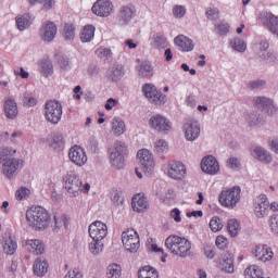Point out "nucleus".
<instances>
[{
    "label": "nucleus",
    "instance_id": "1",
    "mask_svg": "<svg viewBox=\"0 0 278 278\" xmlns=\"http://www.w3.org/2000/svg\"><path fill=\"white\" fill-rule=\"evenodd\" d=\"M26 223L36 231H45L51 225V215L42 206H31L26 211Z\"/></svg>",
    "mask_w": 278,
    "mask_h": 278
},
{
    "label": "nucleus",
    "instance_id": "2",
    "mask_svg": "<svg viewBox=\"0 0 278 278\" xmlns=\"http://www.w3.org/2000/svg\"><path fill=\"white\" fill-rule=\"evenodd\" d=\"M63 188L66 190L67 195L75 198L79 197L81 192L88 194L90 192V184L84 181L75 172H67L63 177Z\"/></svg>",
    "mask_w": 278,
    "mask_h": 278
},
{
    "label": "nucleus",
    "instance_id": "3",
    "mask_svg": "<svg viewBox=\"0 0 278 278\" xmlns=\"http://www.w3.org/2000/svg\"><path fill=\"white\" fill-rule=\"evenodd\" d=\"M165 247L168 249V251H170V253H173V255L185 260V257L190 255L192 243L185 237L172 235L166 238Z\"/></svg>",
    "mask_w": 278,
    "mask_h": 278
},
{
    "label": "nucleus",
    "instance_id": "4",
    "mask_svg": "<svg viewBox=\"0 0 278 278\" xmlns=\"http://www.w3.org/2000/svg\"><path fill=\"white\" fill-rule=\"evenodd\" d=\"M129 150L127 144L123 141H115L113 147L109 149L111 166L116 170L125 168V157H127Z\"/></svg>",
    "mask_w": 278,
    "mask_h": 278
},
{
    "label": "nucleus",
    "instance_id": "5",
    "mask_svg": "<svg viewBox=\"0 0 278 278\" xmlns=\"http://www.w3.org/2000/svg\"><path fill=\"white\" fill-rule=\"evenodd\" d=\"M45 118L50 125H58L62 121V103L58 100H48L45 104Z\"/></svg>",
    "mask_w": 278,
    "mask_h": 278
},
{
    "label": "nucleus",
    "instance_id": "6",
    "mask_svg": "<svg viewBox=\"0 0 278 278\" xmlns=\"http://www.w3.org/2000/svg\"><path fill=\"white\" fill-rule=\"evenodd\" d=\"M242 189L240 186H235L230 189L223 190L219 193V203L223 207H228L229 210H233L238 203H240V193Z\"/></svg>",
    "mask_w": 278,
    "mask_h": 278
},
{
    "label": "nucleus",
    "instance_id": "7",
    "mask_svg": "<svg viewBox=\"0 0 278 278\" xmlns=\"http://www.w3.org/2000/svg\"><path fill=\"white\" fill-rule=\"evenodd\" d=\"M122 242L128 253H138L140 249V235L134 228L122 233Z\"/></svg>",
    "mask_w": 278,
    "mask_h": 278
},
{
    "label": "nucleus",
    "instance_id": "8",
    "mask_svg": "<svg viewBox=\"0 0 278 278\" xmlns=\"http://www.w3.org/2000/svg\"><path fill=\"white\" fill-rule=\"evenodd\" d=\"M137 157L139 160L142 173L146 175H151L153 170H155V159L153 157V153H151V151L148 149H141L138 151Z\"/></svg>",
    "mask_w": 278,
    "mask_h": 278
},
{
    "label": "nucleus",
    "instance_id": "9",
    "mask_svg": "<svg viewBox=\"0 0 278 278\" xmlns=\"http://www.w3.org/2000/svg\"><path fill=\"white\" fill-rule=\"evenodd\" d=\"M149 125L159 134H168L173 130V122L162 114L153 115L149 121Z\"/></svg>",
    "mask_w": 278,
    "mask_h": 278
},
{
    "label": "nucleus",
    "instance_id": "10",
    "mask_svg": "<svg viewBox=\"0 0 278 278\" xmlns=\"http://www.w3.org/2000/svg\"><path fill=\"white\" fill-rule=\"evenodd\" d=\"M142 92L153 105H164L166 103V96L157 90L154 85L146 84L142 87Z\"/></svg>",
    "mask_w": 278,
    "mask_h": 278
},
{
    "label": "nucleus",
    "instance_id": "11",
    "mask_svg": "<svg viewBox=\"0 0 278 278\" xmlns=\"http://www.w3.org/2000/svg\"><path fill=\"white\" fill-rule=\"evenodd\" d=\"M253 103L255 108L258 110H262V112H265V114H268V116H275L278 112V108L275 105V102L270 98L266 97H255L253 99Z\"/></svg>",
    "mask_w": 278,
    "mask_h": 278
},
{
    "label": "nucleus",
    "instance_id": "12",
    "mask_svg": "<svg viewBox=\"0 0 278 278\" xmlns=\"http://www.w3.org/2000/svg\"><path fill=\"white\" fill-rule=\"evenodd\" d=\"M70 162L75 164V166H86L88 162V154L81 146H73L68 151Z\"/></svg>",
    "mask_w": 278,
    "mask_h": 278
},
{
    "label": "nucleus",
    "instance_id": "13",
    "mask_svg": "<svg viewBox=\"0 0 278 278\" xmlns=\"http://www.w3.org/2000/svg\"><path fill=\"white\" fill-rule=\"evenodd\" d=\"M185 138L188 142H194L201 136V124L198 121L189 119L184 124Z\"/></svg>",
    "mask_w": 278,
    "mask_h": 278
},
{
    "label": "nucleus",
    "instance_id": "14",
    "mask_svg": "<svg viewBox=\"0 0 278 278\" xmlns=\"http://www.w3.org/2000/svg\"><path fill=\"white\" fill-rule=\"evenodd\" d=\"M91 11L96 16L106 18L112 12H114V4L110 0H97L91 8Z\"/></svg>",
    "mask_w": 278,
    "mask_h": 278
},
{
    "label": "nucleus",
    "instance_id": "15",
    "mask_svg": "<svg viewBox=\"0 0 278 278\" xmlns=\"http://www.w3.org/2000/svg\"><path fill=\"white\" fill-rule=\"evenodd\" d=\"M186 165L181 162L169 163L167 166V175L170 179L181 181V179H186Z\"/></svg>",
    "mask_w": 278,
    "mask_h": 278
},
{
    "label": "nucleus",
    "instance_id": "16",
    "mask_svg": "<svg viewBox=\"0 0 278 278\" xmlns=\"http://www.w3.org/2000/svg\"><path fill=\"white\" fill-rule=\"evenodd\" d=\"M89 236L91 240H104L108 237V225L102 222H93L89 226Z\"/></svg>",
    "mask_w": 278,
    "mask_h": 278
},
{
    "label": "nucleus",
    "instance_id": "17",
    "mask_svg": "<svg viewBox=\"0 0 278 278\" xmlns=\"http://www.w3.org/2000/svg\"><path fill=\"white\" fill-rule=\"evenodd\" d=\"M136 16V7L132 4L123 5L118 11V23L122 27H127Z\"/></svg>",
    "mask_w": 278,
    "mask_h": 278
},
{
    "label": "nucleus",
    "instance_id": "18",
    "mask_svg": "<svg viewBox=\"0 0 278 278\" xmlns=\"http://www.w3.org/2000/svg\"><path fill=\"white\" fill-rule=\"evenodd\" d=\"M18 168H23V160L21 159H11L2 164L3 175H5L8 179L16 177V170Z\"/></svg>",
    "mask_w": 278,
    "mask_h": 278
},
{
    "label": "nucleus",
    "instance_id": "19",
    "mask_svg": "<svg viewBox=\"0 0 278 278\" xmlns=\"http://www.w3.org/2000/svg\"><path fill=\"white\" fill-rule=\"evenodd\" d=\"M201 169L206 175H216L220 170V165L216 157L208 155L202 159Z\"/></svg>",
    "mask_w": 278,
    "mask_h": 278
},
{
    "label": "nucleus",
    "instance_id": "20",
    "mask_svg": "<svg viewBox=\"0 0 278 278\" xmlns=\"http://www.w3.org/2000/svg\"><path fill=\"white\" fill-rule=\"evenodd\" d=\"M58 35V26L53 22L43 24L40 28V38L43 42H53Z\"/></svg>",
    "mask_w": 278,
    "mask_h": 278
},
{
    "label": "nucleus",
    "instance_id": "21",
    "mask_svg": "<svg viewBox=\"0 0 278 278\" xmlns=\"http://www.w3.org/2000/svg\"><path fill=\"white\" fill-rule=\"evenodd\" d=\"M174 45L177 47L178 51L188 53L194 51V41L186 35H178L174 38Z\"/></svg>",
    "mask_w": 278,
    "mask_h": 278
},
{
    "label": "nucleus",
    "instance_id": "22",
    "mask_svg": "<svg viewBox=\"0 0 278 278\" xmlns=\"http://www.w3.org/2000/svg\"><path fill=\"white\" fill-rule=\"evenodd\" d=\"M250 155L263 164H270L273 162V155L260 146L252 147L250 149Z\"/></svg>",
    "mask_w": 278,
    "mask_h": 278
},
{
    "label": "nucleus",
    "instance_id": "23",
    "mask_svg": "<svg viewBox=\"0 0 278 278\" xmlns=\"http://www.w3.org/2000/svg\"><path fill=\"white\" fill-rule=\"evenodd\" d=\"M253 255L258 260V262H270V260L275 257L273 249L268 245H256L253 251Z\"/></svg>",
    "mask_w": 278,
    "mask_h": 278
},
{
    "label": "nucleus",
    "instance_id": "24",
    "mask_svg": "<svg viewBox=\"0 0 278 278\" xmlns=\"http://www.w3.org/2000/svg\"><path fill=\"white\" fill-rule=\"evenodd\" d=\"M269 207L270 202H268V197H266V194H261L255 205V214L257 218H264V216H268Z\"/></svg>",
    "mask_w": 278,
    "mask_h": 278
},
{
    "label": "nucleus",
    "instance_id": "25",
    "mask_svg": "<svg viewBox=\"0 0 278 278\" xmlns=\"http://www.w3.org/2000/svg\"><path fill=\"white\" fill-rule=\"evenodd\" d=\"M2 244L3 251L7 255H14L16 253V249H18L16 238H14L10 232L3 236Z\"/></svg>",
    "mask_w": 278,
    "mask_h": 278
},
{
    "label": "nucleus",
    "instance_id": "26",
    "mask_svg": "<svg viewBox=\"0 0 278 278\" xmlns=\"http://www.w3.org/2000/svg\"><path fill=\"white\" fill-rule=\"evenodd\" d=\"M4 114L10 121H14L18 116V104H16V100L9 98L4 101Z\"/></svg>",
    "mask_w": 278,
    "mask_h": 278
},
{
    "label": "nucleus",
    "instance_id": "27",
    "mask_svg": "<svg viewBox=\"0 0 278 278\" xmlns=\"http://www.w3.org/2000/svg\"><path fill=\"white\" fill-rule=\"evenodd\" d=\"M110 81H121L125 77V67L121 64H113L108 71Z\"/></svg>",
    "mask_w": 278,
    "mask_h": 278
},
{
    "label": "nucleus",
    "instance_id": "28",
    "mask_svg": "<svg viewBox=\"0 0 278 278\" xmlns=\"http://www.w3.org/2000/svg\"><path fill=\"white\" fill-rule=\"evenodd\" d=\"M27 251L34 255H42L45 253V243L38 239H31L26 241L25 244Z\"/></svg>",
    "mask_w": 278,
    "mask_h": 278
},
{
    "label": "nucleus",
    "instance_id": "29",
    "mask_svg": "<svg viewBox=\"0 0 278 278\" xmlns=\"http://www.w3.org/2000/svg\"><path fill=\"white\" fill-rule=\"evenodd\" d=\"M131 206L134 212H144L149 207V202L144 195H135L131 200Z\"/></svg>",
    "mask_w": 278,
    "mask_h": 278
},
{
    "label": "nucleus",
    "instance_id": "30",
    "mask_svg": "<svg viewBox=\"0 0 278 278\" xmlns=\"http://www.w3.org/2000/svg\"><path fill=\"white\" fill-rule=\"evenodd\" d=\"M34 274L37 277H45L46 273H49V263L42 257H38L34 263Z\"/></svg>",
    "mask_w": 278,
    "mask_h": 278
},
{
    "label": "nucleus",
    "instance_id": "31",
    "mask_svg": "<svg viewBox=\"0 0 278 278\" xmlns=\"http://www.w3.org/2000/svg\"><path fill=\"white\" fill-rule=\"evenodd\" d=\"M245 121L250 127H260L265 123L264 117L257 111L249 113Z\"/></svg>",
    "mask_w": 278,
    "mask_h": 278
},
{
    "label": "nucleus",
    "instance_id": "32",
    "mask_svg": "<svg viewBox=\"0 0 278 278\" xmlns=\"http://www.w3.org/2000/svg\"><path fill=\"white\" fill-rule=\"evenodd\" d=\"M220 268L224 273H233V255H231L230 253H226L220 263Z\"/></svg>",
    "mask_w": 278,
    "mask_h": 278
},
{
    "label": "nucleus",
    "instance_id": "33",
    "mask_svg": "<svg viewBox=\"0 0 278 278\" xmlns=\"http://www.w3.org/2000/svg\"><path fill=\"white\" fill-rule=\"evenodd\" d=\"M111 125L115 136H123L125 134V122L119 117H114Z\"/></svg>",
    "mask_w": 278,
    "mask_h": 278
},
{
    "label": "nucleus",
    "instance_id": "34",
    "mask_svg": "<svg viewBox=\"0 0 278 278\" xmlns=\"http://www.w3.org/2000/svg\"><path fill=\"white\" fill-rule=\"evenodd\" d=\"M103 241L99 239H92V241L89 243V252L91 255H101L103 253Z\"/></svg>",
    "mask_w": 278,
    "mask_h": 278
},
{
    "label": "nucleus",
    "instance_id": "35",
    "mask_svg": "<svg viewBox=\"0 0 278 278\" xmlns=\"http://www.w3.org/2000/svg\"><path fill=\"white\" fill-rule=\"evenodd\" d=\"M16 25L20 31H25L28 27H31V20L28 14L17 16L16 17Z\"/></svg>",
    "mask_w": 278,
    "mask_h": 278
},
{
    "label": "nucleus",
    "instance_id": "36",
    "mask_svg": "<svg viewBox=\"0 0 278 278\" xmlns=\"http://www.w3.org/2000/svg\"><path fill=\"white\" fill-rule=\"evenodd\" d=\"M123 268L118 264H111L106 268V278H121Z\"/></svg>",
    "mask_w": 278,
    "mask_h": 278
},
{
    "label": "nucleus",
    "instance_id": "37",
    "mask_svg": "<svg viewBox=\"0 0 278 278\" xmlns=\"http://www.w3.org/2000/svg\"><path fill=\"white\" fill-rule=\"evenodd\" d=\"M92 38H94V26L87 25L80 33L81 42H91Z\"/></svg>",
    "mask_w": 278,
    "mask_h": 278
},
{
    "label": "nucleus",
    "instance_id": "38",
    "mask_svg": "<svg viewBox=\"0 0 278 278\" xmlns=\"http://www.w3.org/2000/svg\"><path fill=\"white\" fill-rule=\"evenodd\" d=\"M139 278H159L160 275L157 270L153 269L151 266H144L143 268L139 269L138 271Z\"/></svg>",
    "mask_w": 278,
    "mask_h": 278
},
{
    "label": "nucleus",
    "instance_id": "39",
    "mask_svg": "<svg viewBox=\"0 0 278 278\" xmlns=\"http://www.w3.org/2000/svg\"><path fill=\"white\" fill-rule=\"evenodd\" d=\"M264 273L262 271V268L257 265H251L244 270V276L247 278H257L262 277Z\"/></svg>",
    "mask_w": 278,
    "mask_h": 278
},
{
    "label": "nucleus",
    "instance_id": "40",
    "mask_svg": "<svg viewBox=\"0 0 278 278\" xmlns=\"http://www.w3.org/2000/svg\"><path fill=\"white\" fill-rule=\"evenodd\" d=\"M40 70L45 77H51V75H53V63L50 60L45 59L40 63Z\"/></svg>",
    "mask_w": 278,
    "mask_h": 278
},
{
    "label": "nucleus",
    "instance_id": "41",
    "mask_svg": "<svg viewBox=\"0 0 278 278\" xmlns=\"http://www.w3.org/2000/svg\"><path fill=\"white\" fill-rule=\"evenodd\" d=\"M48 142L52 149H60V147H64V137L60 134H54L48 139Z\"/></svg>",
    "mask_w": 278,
    "mask_h": 278
},
{
    "label": "nucleus",
    "instance_id": "42",
    "mask_svg": "<svg viewBox=\"0 0 278 278\" xmlns=\"http://www.w3.org/2000/svg\"><path fill=\"white\" fill-rule=\"evenodd\" d=\"M227 229L231 238H236L240 232V223L237 219H229Z\"/></svg>",
    "mask_w": 278,
    "mask_h": 278
},
{
    "label": "nucleus",
    "instance_id": "43",
    "mask_svg": "<svg viewBox=\"0 0 278 278\" xmlns=\"http://www.w3.org/2000/svg\"><path fill=\"white\" fill-rule=\"evenodd\" d=\"M230 47L239 53H244L247 51V43L240 38L230 40Z\"/></svg>",
    "mask_w": 278,
    "mask_h": 278
},
{
    "label": "nucleus",
    "instance_id": "44",
    "mask_svg": "<svg viewBox=\"0 0 278 278\" xmlns=\"http://www.w3.org/2000/svg\"><path fill=\"white\" fill-rule=\"evenodd\" d=\"M154 151L157 155H164V153H168V142L164 139H160L154 143Z\"/></svg>",
    "mask_w": 278,
    "mask_h": 278
},
{
    "label": "nucleus",
    "instance_id": "45",
    "mask_svg": "<svg viewBox=\"0 0 278 278\" xmlns=\"http://www.w3.org/2000/svg\"><path fill=\"white\" fill-rule=\"evenodd\" d=\"M138 74L140 77H150L153 74V67L149 62H142L139 66Z\"/></svg>",
    "mask_w": 278,
    "mask_h": 278
},
{
    "label": "nucleus",
    "instance_id": "46",
    "mask_svg": "<svg viewBox=\"0 0 278 278\" xmlns=\"http://www.w3.org/2000/svg\"><path fill=\"white\" fill-rule=\"evenodd\" d=\"M229 23L219 22L215 24V34H217V36H227L229 34Z\"/></svg>",
    "mask_w": 278,
    "mask_h": 278
},
{
    "label": "nucleus",
    "instance_id": "47",
    "mask_svg": "<svg viewBox=\"0 0 278 278\" xmlns=\"http://www.w3.org/2000/svg\"><path fill=\"white\" fill-rule=\"evenodd\" d=\"M188 10L186 9V5H181V4H175L172 9V14L174 18H184Z\"/></svg>",
    "mask_w": 278,
    "mask_h": 278
},
{
    "label": "nucleus",
    "instance_id": "48",
    "mask_svg": "<svg viewBox=\"0 0 278 278\" xmlns=\"http://www.w3.org/2000/svg\"><path fill=\"white\" fill-rule=\"evenodd\" d=\"M111 201L115 207L123 205L125 198H123V191L114 190L111 195Z\"/></svg>",
    "mask_w": 278,
    "mask_h": 278
},
{
    "label": "nucleus",
    "instance_id": "49",
    "mask_svg": "<svg viewBox=\"0 0 278 278\" xmlns=\"http://www.w3.org/2000/svg\"><path fill=\"white\" fill-rule=\"evenodd\" d=\"M16 154V150H12V148H4L0 151V160L2 162H8V160H12L10 157H13Z\"/></svg>",
    "mask_w": 278,
    "mask_h": 278
},
{
    "label": "nucleus",
    "instance_id": "50",
    "mask_svg": "<svg viewBox=\"0 0 278 278\" xmlns=\"http://www.w3.org/2000/svg\"><path fill=\"white\" fill-rule=\"evenodd\" d=\"M54 229H62V227H68V219L64 215H54Z\"/></svg>",
    "mask_w": 278,
    "mask_h": 278
},
{
    "label": "nucleus",
    "instance_id": "51",
    "mask_svg": "<svg viewBox=\"0 0 278 278\" xmlns=\"http://www.w3.org/2000/svg\"><path fill=\"white\" fill-rule=\"evenodd\" d=\"M261 58L268 64H278V53L276 52L262 53Z\"/></svg>",
    "mask_w": 278,
    "mask_h": 278
},
{
    "label": "nucleus",
    "instance_id": "52",
    "mask_svg": "<svg viewBox=\"0 0 278 278\" xmlns=\"http://www.w3.org/2000/svg\"><path fill=\"white\" fill-rule=\"evenodd\" d=\"M210 227L214 232L220 231L224 227L223 219L218 216H214L210 222Z\"/></svg>",
    "mask_w": 278,
    "mask_h": 278
},
{
    "label": "nucleus",
    "instance_id": "53",
    "mask_svg": "<svg viewBox=\"0 0 278 278\" xmlns=\"http://www.w3.org/2000/svg\"><path fill=\"white\" fill-rule=\"evenodd\" d=\"M65 40H73L75 38V26L73 24H66L63 30Z\"/></svg>",
    "mask_w": 278,
    "mask_h": 278
},
{
    "label": "nucleus",
    "instance_id": "54",
    "mask_svg": "<svg viewBox=\"0 0 278 278\" xmlns=\"http://www.w3.org/2000/svg\"><path fill=\"white\" fill-rule=\"evenodd\" d=\"M59 66L61 71H70L71 70V59L67 55L62 54L59 58Z\"/></svg>",
    "mask_w": 278,
    "mask_h": 278
},
{
    "label": "nucleus",
    "instance_id": "55",
    "mask_svg": "<svg viewBox=\"0 0 278 278\" xmlns=\"http://www.w3.org/2000/svg\"><path fill=\"white\" fill-rule=\"evenodd\" d=\"M101 60H112V50L110 48H100L96 51Z\"/></svg>",
    "mask_w": 278,
    "mask_h": 278
},
{
    "label": "nucleus",
    "instance_id": "56",
    "mask_svg": "<svg viewBox=\"0 0 278 278\" xmlns=\"http://www.w3.org/2000/svg\"><path fill=\"white\" fill-rule=\"evenodd\" d=\"M152 45L155 49H164L166 47V37L164 35H156Z\"/></svg>",
    "mask_w": 278,
    "mask_h": 278
},
{
    "label": "nucleus",
    "instance_id": "57",
    "mask_svg": "<svg viewBox=\"0 0 278 278\" xmlns=\"http://www.w3.org/2000/svg\"><path fill=\"white\" fill-rule=\"evenodd\" d=\"M220 15V11L218 8H207L205 11V16L208 18V21H216L218 16Z\"/></svg>",
    "mask_w": 278,
    "mask_h": 278
},
{
    "label": "nucleus",
    "instance_id": "58",
    "mask_svg": "<svg viewBox=\"0 0 278 278\" xmlns=\"http://www.w3.org/2000/svg\"><path fill=\"white\" fill-rule=\"evenodd\" d=\"M264 86H266V80L264 79H256L248 83V88L250 90H260V88H264Z\"/></svg>",
    "mask_w": 278,
    "mask_h": 278
},
{
    "label": "nucleus",
    "instance_id": "59",
    "mask_svg": "<svg viewBox=\"0 0 278 278\" xmlns=\"http://www.w3.org/2000/svg\"><path fill=\"white\" fill-rule=\"evenodd\" d=\"M29 197V189L22 187L15 192V198L17 201H23V199H26Z\"/></svg>",
    "mask_w": 278,
    "mask_h": 278
},
{
    "label": "nucleus",
    "instance_id": "60",
    "mask_svg": "<svg viewBox=\"0 0 278 278\" xmlns=\"http://www.w3.org/2000/svg\"><path fill=\"white\" fill-rule=\"evenodd\" d=\"M227 167L231 168L232 170H238L240 168V160L232 156L227 160Z\"/></svg>",
    "mask_w": 278,
    "mask_h": 278
},
{
    "label": "nucleus",
    "instance_id": "61",
    "mask_svg": "<svg viewBox=\"0 0 278 278\" xmlns=\"http://www.w3.org/2000/svg\"><path fill=\"white\" fill-rule=\"evenodd\" d=\"M204 255L207 257V260H214V257H216V248L206 245L204 248Z\"/></svg>",
    "mask_w": 278,
    "mask_h": 278
},
{
    "label": "nucleus",
    "instance_id": "62",
    "mask_svg": "<svg viewBox=\"0 0 278 278\" xmlns=\"http://www.w3.org/2000/svg\"><path fill=\"white\" fill-rule=\"evenodd\" d=\"M268 47H270V45L268 43L267 40H262L260 43H258V55L260 58H262V53H268L266 51H268Z\"/></svg>",
    "mask_w": 278,
    "mask_h": 278
},
{
    "label": "nucleus",
    "instance_id": "63",
    "mask_svg": "<svg viewBox=\"0 0 278 278\" xmlns=\"http://www.w3.org/2000/svg\"><path fill=\"white\" fill-rule=\"evenodd\" d=\"M270 227H271V231L273 233H277L278 235V215H273L270 218Z\"/></svg>",
    "mask_w": 278,
    "mask_h": 278
},
{
    "label": "nucleus",
    "instance_id": "64",
    "mask_svg": "<svg viewBox=\"0 0 278 278\" xmlns=\"http://www.w3.org/2000/svg\"><path fill=\"white\" fill-rule=\"evenodd\" d=\"M65 278H84L77 268H74L72 271H68L65 275Z\"/></svg>",
    "mask_w": 278,
    "mask_h": 278
}]
</instances>
